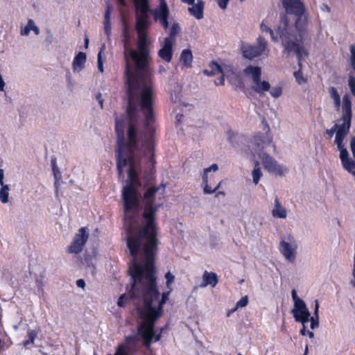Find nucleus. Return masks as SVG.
<instances>
[{
  "label": "nucleus",
  "mask_w": 355,
  "mask_h": 355,
  "mask_svg": "<svg viewBox=\"0 0 355 355\" xmlns=\"http://www.w3.org/2000/svg\"><path fill=\"white\" fill-rule=\"evenodd\" d=\"M133 1L137 35L135 49L130 47V35L126 25L123 31L128 100L127 116L125 118H116L117 169L119 176H123V167L131 169L135 164L137 169H139L142 162L153 166L155 163L152 108L153 90L149 71L152 45L148 34L150 26V6L148 0Z\"/></svg>",
  "instance_id": "nucleus-1"
},
{
  "label": "nucleus",
  "mask_w": 355,
  "mask_h": 355,
  "mask_svg": "<svg viewBox=\"0 0 355 355\" xmlns=\"http://www.w3.org/2000/svg\"><path fill=\"white\" fill-rule=\"evenodd\" d=\"M131 167L128 169V180L122 190L124 228L127 231V244L132 256V265L129 267L133 281L130 295L134 298H142V304L137 307L141 320L138 327V336L145 346L150 348L153 343L161 338V332L157 334L154 326L162 315L163 305L168 300L171 290L162 293L159 299L154 266L158 245L155 221L158 207L155 204V196L159 189L153 187L144 193L142 220L139 225L137 218L141 209V196L138 191L141 186L139 178L141 168L137 169L135 164Z\"/></svg>",
  "instance_id": "nucleus-2"
},
{
  "label": "nucleus",
  "mask_w": 355,
  "mask_h": 355,
  "mask_svg": "<svg viewBox=\"0 0 355 355\" xmlns=\"http://www.w3.org/2000/svg\"><path fill=\"white\" fill-rule=\"evenodd\" d=\"M282 6L288 14L294 15L297 18L295 27L288 26L286 19H282L277 32L284 51L288 55H295L298 59V65L301 68L302 61L308 55V51L304 46L306 31L303 26L306 22L304 6L300 0H282Z\"/></svg>",
  "instance_id": "nucleus-3"
},
{
  "label": "nucleus",
  "mask_w": 355,
  "mask_h": 355,
  "mask_svg": "<svg viewBox=\"0 0 355 355\" xmlns=\"http://www.w3.org/2000/svg\"><path fill=\"white\" fill-rule=\"evenodd\" d=\"M352 118V101L350 96L345 94L343 97L342 116L334 125L326 130V134L331 138L335 134V144L340 152V159L345 170L352 174H355V162L349 157V154L343 143L345 138L349 132Z\"/></svg>",
  "instance_id": "nucleus-4"
},
{
  "label": "nucleus",
  "mask_w": 355,
  "mask_h": 355,
  "mask_svg": "<svg viewBox=\"0 0 355 355\" xmlns=\"http://www.w3.org/2000/svg\"><path fill=\"white\" fill-rule=\"evenodd\" d=\"M272 144V137L268 133L258 134L254 136L252 142V152L255 157L261 160L262 164L266 170L269 173H272L276 175H284L287 173V168L278 164L272 157L266 153L263 150L267 146Z\"/></svg>",
  "instance_id": "nucleus-5"
},
{
  "label": "nucleus",
  "mask_w": 355,
  "mask_h": 355,
  "mask_svg": "<svg viewBox=\"0 0 355 355\" xmlns=\"http://www.w3.org/2000/svg\"><path fill=\"white\" fill-rule=\"evenodd\" d=\"M243 73L245 76L251 80L250 87L255 93L263 96L270 91V84L269 82L261 80V68L258 66H248Z\"/></svg>",
  "instance_id": "nucleus-6"
},
{
  "label": "nucleus",
  "mask_w": 355,
  "mask_h": 355,
  "mask_svg": "<svg viewBox=\"0 0 355 355\" xmlns=\"http://www.w3.org/2000/svg\"><path fill=\"white\" fill-rule=\"evenodd\" d=\"M241 51L243 56L248 60H252L261 55L268 57L270 52L268 47V42L262 36L257 37V45L241 42Z\"/></svg>",
  "instance_id": "nucleus-7"
},
{
  "label": "nucleus",
  "mask_w": 355,
  "mask_h": 355,
  "mask_svg": "<svg viewBox=\"0 0 355 355\" xmlns=\"http://www.w3.org/2000/svg\"><path fill=\"white\" fill-rule=\"evenodd\" d=\"M297 249L298 244L294 235L288 233L281 237L279 250L287 262L293 263L295 261Z\"/></svg>",
  "instance_id": "nucleus-8"
},
{
  "label": "nucleus",
  "mask_w": 355,
  "mask_h": 355,
  "mask_svg": "<svg viewBox=\"0 0 355 355\" xmlns=\"http://www.w3.org/2000/svg\"><path fill=\"white\" fill-rule=\"evenodd\" d=\"M314 313L313 316L311 317V313L306 315L301 316L295 319L296 322H300L302 324V328L300 330V334L302 336H308L310 338L314 337V334L312 331L306 330V324L310 322V328L313 330L319 327V302L318 300L314 301Z\"/></svg>",
  "instance_id": "nucleus-9"
},
{
  "label": "nucleus",
  "mask_w": 355,
  "mask_h": 355,
  "mask_svg": "<svg viewBox=\"0 0 355 355\" xmlns=\"http://www.w3.org/2000/svg\"><path fill=\"white\" fill-rule=\"evenodd\" d=\"M89 237V233L85 227H81L76 234L73 241L68 246L67 252L69 253H80L86 243Z\"/></svg>",
  "instance_id": "nucleus-10"
},
{
  "label": "nucleus",
  "mask_w": 355,
  "mask_h": 355,
  "mask_svg": "<svg viewBox=\"0 0 355 355\" xmlns=\"http://www.w3.org/2000/svg\"><path fill=\"white\" fill-rule=\"evenodd\" d=\"M153 13L155 20L159 22L164 28H168L169 9L165 0H159V6L153 10Z\"/></svg>",
  "instance_id": "nucleus-11"
},
{
  "label": "nucleus",
  "mask_w": 355,
  "mask_h": 355,
  "mask_svg": "<svg viewBox=\"0 0 355 355\" xmlns=\"http://www.w3.org/2000/svg\"><path fill=\"white\" fill-rule=\"evenodd\" d=\"M174 44L175 42L173 41V38H165L162 44V48L158 51L159 56L167 62H169L172 59Z\"/></svg>",
  "instance_id": "nucleus-12"
},
{
  "label": "nucleus",
  "mask_w": 355,
  "mask_h": 355,
  "mask_svg": "<svg viewBox=\"0 0 355 355\" xmlns=\"http://www.w3.org/2000/svg\"><path fill=\"white\" fill-rule=\"evenodd\" d=\"M209 68L210 70H205L204 73L209 76H214L216 74H221L219 82L216 81L215 84L216 85H223L225 83V78L221 67L216 62H211L209 64Z\"/></svg>",
  "instance_id": "nucleus-13"
},
{
  "label": "nucleus",
  "mask_w": 355,
  "mask_h": 355,
  "mask_svg": "<svg viewBox=\"0 0 355 355\" xmlns=\"http://www.w3.org/2000/svg\"><path fill=\"white\" fill-rule=\"evenodd\" d=\"M137 340V336H129L126 338V344L119 345L114 354H108L107 355H129L128 345H135Z\"/></svg>",
  "instance_id": "nucleus-14"
},
{
  "label": "nucleus",
  "mask_w": 355,
  "mask_h": 355,
  "mask_svg": "<svg viewBox=\"0 0 355 355\" xmlns=\"http://www.w3.org/2000/svg\"><path fill=\"white\" fill-rule=\"evenodd\" d=\"M271 214L275 218L285 219L287 217V210L282 205L278 198L275 199L274 208L271 211Z\"/></svg>",
  "instance_id": "nucleus-15"
},
{
  "label": "nucleus",
  "mask_w": 355,
  "mask_h": 355,
  "mask_svg": "<svg viewBox=\"0 0 355 355\" xmlns=\"http://www.w3.org/2000/svg\"><path fill=\"white\" fill-rule=\"evenodd\" d=\"M204 2L202 0H198L196 3H193L188 10L192 16L197 19L203 18Z\"/></svg>",
  "instance_id": "nucleus-16"
},
{
  "label": "nucleus",
  "mask_w": 355,
  "mask_h": 355,
  "mask_svg": "<svg viewBox=\"0 0 355 355\" xmlns=\"http://www.w3.org/2000/svg\"><path fill=\"white\" fill-rule=\"evenodd\" d=\"M218 279L217 275L212 272L205 271L202 275V282L200 287H206L209 285L215 287L218 284Z\"/></svg>",
  "instance_id": "nucleus-17"
},
{
  "label": "nucleus",
  "mask_w": 355,
  "mask_h": 355,
  "mask_svg": "<svg viewBox=\"0 0 355 355\" xmlns=\"http://www.w3.org/2000/svg\"><path fill=\"white\" fill-rule=\"evenodd\" d=\"M86 54L83 52H79L74 58L73 61V70L75 72H80L85 67L86 62Z\"/></svg>",
  "instance_id": "nucleus-18"
},
{
  "label": "nucleus",
  "mask_w": 355,
  "mask_h": 355,
  "mask_svg": "<svg viewBox=\"0 0 355 355\" xmlns=\"http://www.w3.org/2000/svg\"><path fill=\"white\" fill-rule=\"evenodd\" d=\"M31 31H33L36 35H38L40 33V28L32 19H29L27 21V24L24 27H21L20 30V35L21 36H28Z\"/></svg>",
  "instance_id": "nucleus-19"
},
{
  "label": "nucleus",
  "mask_w": 355,
  "mask_h": 355,
  "mask_svg": "<svg viewBox=\"0 0 355 355\" xmlns=\"http://www.w3.org/2000/svg\"><path fill=\"white\" fill-rule=\"evenodd\" d=\"M292 313L293 315V318L295 319H297L301 316L306 315L307 314L310 313L309 311L308 310L306 305L304 302H302L297 304H294V307L292 310Z\"/></svg>",
  "instance_id": "nucleus-20"
},
{
  "label": "nucleus",
  "mask_w": 355,
  "mask_h": 355,
  "mask_svg": "<svg viewBox=\"0 0 355 355\" xmlns=\"http://www.w3.org/2000/svg\"><path fill=\"white\" fill-rule=\"evenodd\" d=\"M180 62L182 63L184 67L189 68L191 67L193 62V54L189 49H184L182 51L180 58Z\"/></svg>",
  "instance_id": "nucleus-21"
},
{
  "label": "nucleus",
  "mask_w": 355,
  "mask_h": 355,
  "mask_svg": "<svg viewBox=\"0 0 355 355\" xmlns=\"http://www.w3.org/2000/svg\"><path fill=\"white\" fill-rule=\"evenodd\" d=\"M329 94L330 98L334 101V105L336 110H338L340 107L342 108L343 101H340V96L338 94L337 89L334 87L329 88Z\"/></svg>",
  "instance_id": "nucleus-22"
},
{
  "label": "nucleus",
  "mask_w": 355,
  "mask_h": 355,
  "mask_svg": "<svg viewBox=\"0 0 355 355\" xmlns=\"http://www.w3.org/2000/svg\"><path fill=\"white\" fill-rule=\"evenodd\" d=\"M131 289L129 291L128 294H123L120 296V297L118 300L117 304L119 306L123 307L126 303V301L128 298L132 299L135 301V304H137V306L142 304V298H134L131 297L130 295Z\"/></svg>",
  "instance_id": "nucleus-23"
},
{
  "label": "nucleus",
  "mask_w": 355,
  "mask_h": 355,
  "mask_svg": "<svg viewBox=\"0 0 355 355\" xmlns=\"http://www.w3.org/2000/svg\"><path fill=\"white\" fill-rule=\"evenodd\" d=\"M10 186L6 184H1L0 189V201L3 204L9 202Z\"/></svg>",
  "instance_id": "nucleus-24"
},
{
  "label": "nucleus",
  "mask_w": 355,
  "mask_h": 355,
  "mask_svg": "<svg viewBox=\"0 0 355 355\" xmlns=\"http://www.w3.org/2000/svg\"><path fill=\"white\" fill-rule=\"evenodd\" d=\"M260 29L262 33H269L270 35L271 40L274 42H278V37L275 35L274 31L269 27L267 20H263L261 25Z\"/></svg>",
  "instance_id": "nucleus-25"
},
{
  "label": "nucleus",
  "mask_w": 355,
  "mask_h": 355,
  "mask_svg": "<svg viewBox=\"0 0 355 355\" xmlns=\"http://www.w3.org/2000/svg\"><path fill=\"white\" fill-rule=\"evenodd\" d=\"M262 175L263 174L259 166V162L258 161H256L254 168L252 171V180L253 183L255 185H257L259 183Z\"/></svg>",
  "instance_id": "nucleus-26"
},
{
  "label": "nucleus",
  "mask_w": 355,
  "mask_h": 355,
  "mask_svg": "<svg viewBox=\"0 0 355 355\" xmlns=\"http://www.w3.org/2000/svg\"><path fill=\"white\" fill-rule=\"evenodd\" d=\"M172 87L173 89L171 90V98L172 101L177 102L180 100L181 87L178 83H174Z\"/></svg>",
  "instance_id": "nucleus-27"
},
{
  "label": "nucleus",
  "mask_w": 355,
  "mask_h": 355,
  "mask_svg": "<svg viewBox=\"0 0 355 355\" xmlns=\"http://www.w3.org/2000/svg\"><path fill=\"white\" fill-rule=\"evenodd\" d=\"M202 182L204 184L203 191L205 194H212L216 192V189H212L208 184V176L202 175Z\"/></svg>",
  "instance_id": "nucleus-28"
},
{
  "label": "nucleus",
  "mask_w": 355,
  "mask_h": 355,
  "mask_svg": "<svg viewBox=\"0 0 355 355\" xmlns=\"http://www.w3.org/2000/svg\"><path fill=\"white\" fill-rule=\"evenodd\" d=\"M180 31V26L178 23L174 22L170 29L169 36L166 38H173V41L175 42V37Z\"/></svg>",
  "instance_id": "nucleus-29"
},
{
  "label": "nucleus",
  "mask_w": 355,
  "mask_h": 355,
  "mask_svg": "<svg viewBox=\"0 0 355 355\" xmlns=\"http://www.w3.org/2000/svg\"><path fill=\"white\" fill-rule=\"evenodd\" d=\"M269 92L272 97L277 98L282 94V88L280 86H276L270 89Z\"/></svg>",
  "instance_id": "nucleus-30"
},
{
  "label": "nucleus",
  "mask_w": 355,
  "mask_h": 355,
  "mask_svg": "<svg viewBox=\"0 0 355 355\" xmlns=\"http://www.w3.org/2000/svg\"><path fill=\"white\" fill-rule=\"evenodd\" d=\"M37 333L35 330H30L28 332V340L24 343V345L27 346L28 345L33 344L35 341V338L37 337Z\"/></svg>",
  "instance_id": "nucleus-31"
},
{
  "label": "nucleus",
  "mask_w": 355,
  "mask_h": 355,
  "mask_svg": "<svg viewBox=\"0 0 355 355\" xmlns=\"http://www.w3.org/2000/svg\"><path fill=\"white\" fill-rule=\"evenodd\" d=\"M165 279H166L167 288H168V290H172L171 284L175 280V276L171 272H168L165 275Z\"/></svg>",
  "instance_id": "nucleus-32"
},
{
  "label": "nucleus",
  "mask_w": 355,
  "mask_h": 355,
  "mask_svg": "<svg viewBox=\"0 0 355 355\" xmlns=\"http://www.w3.org/2000/svg\"><path fill=\"white\" fill-rule=\"evenodd\" d=\"M248 304V296H244L241 299H240L236 304V307L238 309L239 308L245 307Z\"/></svg>",
  "instance_id": "nucleus-33"
},
{
  "label": "nucleus",
  "mask_w": 355,
  "mask_h": 355,
  "mask_svg": "<svg viewBox=\"0 0 355 355\" xmlns=\"http://www.w3.org/2000/svg\"><path fill=\"white\" fill-rule=\"evenodd\" d=\"M294 76L295 78L296 81L299 84H303L306 82L305 78L302 76V73L301 71V69H300L298 71L294 72Z\"/></svg>",
  "instance_id": "nucleus-34"
},
{
  "label": "nucleus",
  "mask_w": 355,
  "mask_h": 355,
  "mask_svg": "<svg viewBox=\"0 0 355 355\" xmlns=\"http://www.w3.org/2000/svg\"><path fill=\"white\" fill-rule=\"evenodd\" d=\"M348 85L352 95L355 96V78L353 76L349 77Z\"/></svg>",
  "instance_id": "nucleus-35"
},
{
  "label": "nucleus",
  "mask_w": 355,
  "mask_h": 355,
  "mask_svg": "<svg viewBox=\"0 0 355 355\" xmlns=\"http://www.w3.org/2000/svg\"><path fill=\"white\" fill-rule=\"evenodd\" d=\"M104 31L107 36L109 37L111 35V24L110 20L105 19L104 21Z\"/></svg>",
  "instance_id": "nucleus-36"
},
{
  "label": "nucleus",
  "mask_w": 355,
  "mask_h": 355,
  "mask_svg": "<svg viewBox=\"0 0 355 355\" xmlns=\"http://www.w3.org/2000/svg\"><path fill=\"white\" fill-rule=\"evenodd\" d=\"M218 170V166L216 164H212L209 167L204 169L203 175H206L208 176V173L213 171L216 172Z\"/></svg>",
  "instance_id": "nucleus-37"
},
{
  "label": "nucleus",
  "mask_w": 355,
  "mask_h": 355,
  "mask_svg": "<svg viewBox=\"0 0 355 355\" xmlns=\"http://www.w3.org/2000/svg\"><path fill=\"white\" fill-rule=\"evenodd\" d=\"M103 48V46L102 47ZM103 49L99 51L98 53V69L100 72H103V60H102V54Z\"/></svg>",
  "instance_id": "nucleus-38"
},
{
  "label": "nucleus",
  "mask_w": 355,
  "mask_h": 355,
  "mask_svg": "<svg viewBox=\"0 0 355 355\" xmlns=\"http://www.w3.org/2000/svg\"><path fill=\"white\" fill-rule=\"evenodd\" d=\"M291 296L294 302V304L304 302L302 299H300L297 295L295 290H293L291 292Z\"/></svg>",
  "instance_id": "nucleus-39"
},
{
  "label": "nucleus",
  "mask_w": 355,
  "mask_h": 355,
  "mask_svg": "<svg viewBox=\"0 0 355 355\" xmlns=\"http://www.w3.org/2000/svg\"><path fill=\"white\" fill-rule=\"evenodd\" d=\"M350 148L351 151L352 153V155L354 157V160L352 159V161L355 162V137H352L350 141Z\"/></svg>",
  "instance_id": "nucleus-40"
},
{
  "label": "nucleus",
  "mask_w": 355,
  "mask_h": 355,
  "mask_svg": "<svg viewBox=\"0 0 355 355\" xmlns=\"http://www.w3.org/2000/svg\"><path fill=\"white\" fill-rule=\"evenodd\" d=\"M216 1H217L218 6L222 10H225L227 8L229 1H227L226 0H216Z\"/></svg>",
  "instance_id": "nucleus-41"
},
{
  "label": "nucleus",
  "mask_w": 355,
  "mask_h": 355,
  "mask_svg": "<svg viewBox=\"0 0 355 355\" xmlns=\"http://www.w3.org/2000/svg\"><path fill=\"white\" fill-rule=\"evenodd\" d=\"M112 6L107 5V9L105 13V19L110 20V15L112 12Z\"/></svg>",
  "instance_id": "nucleus-42"
},
{
  "label": "nucleus",
  "mask_w": 355,
  "mask_h": 355,
  "mask_svg": "<svg viewBox=\"0 0 355 355\" xmlns=\"http://www.w3.org/2000/svg\"><path fill=\"white\" fill-rule=\"evenodd\" d=\"M320 10L324 12H330L331 8L327 3H322L320 6Z\"/></svg>",
  "instance_id": "nucleus-43"
},
{
  "label": "nucleus",
  "mask_w": 355,
  "mask_h": 355,
  "mask_svg": "<svg viewBox=\"0 0 355 355\" xmlns=\"http://www.w3.org/2000/svg\"><path fill=\"white\" fill-rule=\"evenodd\" d=\"M5 86H6V83L3 80V78L1 76V74L0 73V91L1 92L5 91Z\"/></svg>",
  "instance_id": "nucleus-44"
},
{
  "label": "nucleus",
  "mask_w": 355,
  "mask_h": 355,
  "mask_svg": "<svg viewBox=\"0 0 355 355\" xmlns=\"http://www.w3.org/2000/svg\"><path fill=\"white\" fill-rule=\"evenodd\" d=\"M76 284L80 288H84L85 286V281L83 279H81L77 280Z\"/></svg>",
  "instance_id": "nucleus-45"
},
{
  "label": "nucleus",
  "mask_w": 355,
  "mask_h": 355,
  "mask_svg": "<svg viewBox=\"0 0 355 355\" xmlns=\"http://www.w3.org/2000/svg\"><path fill=\"white\" fill-rule=\"evenodd\" d=\"M3 178H4V171L3 169H0V185L5 184L4 181H3Z\"/></svg>",
  "instance_id": "nucleus-46"
},
{
  "label": "nucleus",
  "mask_w": 355,
  "mask_h": 355,
  "mask_svg": "<svg viewBox=\"0 0 355 355\" xmlns=\"http://www.w3.org/2000/svg\"><path fill=\"white\" fill-rule=\"evenodd\" d=\"M96 100L98 101L99 105H101V107L103 108V99L100 94H98L96 96Z\"/></svg>",
  "instance_id": "nucleus-47"
},
{
  "label": "nucleus",
  "mask_w": 355,
  "mask_h": 355,
  "mask_svg": "<svg viewBox=\"0 0 355 355\" xmlns=\"http://www.w3.org/2000/svg\"><path fill=\"white\" fill-rule=\"evenodd\" d=\"M352 275H353L354 279L352 281V284L353 285L354 287H355V266H354Z\"/></svg>",
  "instance_id": "nucleus-48"
},
{
  "label": "nucleus",
  "mask_w": 355,
  "mask_h": 355,
  "mask_svg": "<svg viewBox=\"0 0 355 355\" xmlns=\"http://www.w3.org/2000/svg\"><path fill=\"white\" fill-rule=\"evenodd\" d=\"M237 310L236 307L235 306L234 309H232V310H230L227 314V317H230L231 315V314H232L234 312H235Z\"/></svg>",
  "instance_id": "nucleus-49"
},
{
  "label": "nucleus",
  "mask_w": 355,
  "mask_h": 355,
  "mask_svg": "<svg viewBox=\"0 0 355 355\" xmlns=\"http://www.w3.org/2000/svg\"><path fill=\"white\" fill-rule=\"evenodd\" d=\"M194 1L195 0H182V2L187 3L189 5L193 4V3H194Z\"/></svg>",
  "instance_id": "nucleus-50"
},
{
  "label": "nucleus",
  "mask_w": 355,
  "mask_h": 355,
  "mask_svg": "<svg viewBox=\"0 0 355 355\" xmlns=\"http://www.w3.org/2000/svg\"><path fill=\"white\" fill-rule=\"evenodd\" d=\"M88 44H89V39H88L87 37H85V48H87Z\"/></svg>",
  "instance_id": "nucleus-51"
},
{
  "label": "nucleus",
  "mask_w": 355,
  "mask_h": 355,
  "mask_svg": "<svg viewBox=\"0 0 355 355\" xmlns=\"http://www.w3.org/2000/svg\"><path fill=\"white\" fill-rule=\"evenodd\" d=\"M220 195H221V196H225V192H224V191H218V192L216 193V197H218V196H220Z\"/></svg>",
  "instance_id": "nucleus-52"
},
{
  "label": "nucleus",
  "mask_w": 355,
  "mask_h": 355,
  "mask_svg": "<svg viewBox=\"0 0 355 355\" xmlns=\"http://www.w3.org/2000/svg\"><path fill=\"white\" fill-rule=\"evenodd\" d=\"M220 184H221V182H220L218 185L214 189H216V191L220 188Z\"/></svg>",
  "instance_id": "nucleus-53"
},
{
  "label": "nucleus",
  "mask_w": 355,
  "mask_h": 355,
  "mask_svg": "<svg viewBox=\"0 0 355 355\" xmlns=\"http://www.w3.org/2000/svg\"><path fill=\"white\" fill-rule=\"evenodd\" d=\"M51 37H52V35H51L50 37H48L47 39H46V41L49 42V43H51Z\"/></svg>",
  "instance_id": "nucleus-54"
},
{
  "label": "nucleus",
  "mask_w": 355,
  "mask_h": 355,
  "mask_svg": "<svg viewBox=\"0 0 355 355\" xmlns=\"http://www.w3.org/2000/svg\"><path fill=\"white\" fill-rule=\"evenodd\" d=\"M308 354V346L306 347L305 348V351H304V355H307Z\"/></svg>",
  "instance_id": "nucleus-55"
},
{
  "label": "nucleus",
  "mask_w": 355,
  "mask_h": 355,
  "mask_svg": "<svg viewBox=\"0 0 355 355\" xmlns=\"http://www.w3.org/2000/svg\"><path fill=\"white\" fill-rule=\"evenodd\" d=\"M123 6L125 5V1L123 0H118Z\"/></svg>",
  "instance_id": "nucleus-56"
},
{
  "label": "nucleus",
  "mask_w": 355,
  "mask_h": 355,
  "mask_svg": "<svg viewBox=\"0 0 355 355\" xmlns=\"http://www.w3.org/2000/svg\"><path fill=\"white\" fill-rule=\"evenodd\" d=\"M37 283L39 284V285L40 286V288L42 289V282L37 281Z\"/></svg>",
  "instance_id": "nucleus-57"
},
{
  "label": "nucleus",
  "mask_w": 355,
  "mask_h": 355,
  "mask_svg": "<svg viewBox=\"0 0 355 355\" xmlns=\"http://www.w3.org/2000/svg\"><path fill=\"white\" fill-rule=\"evenodd\" d=\"M238 355H242L241 354H239Z\"/></svg>",
  "instance_id": "nucleus-58"
}]
</instances>
